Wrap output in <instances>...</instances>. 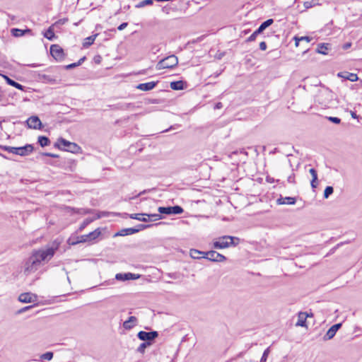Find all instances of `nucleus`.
<instances>
[{
	"label": "nucleus",
	"instance_id": "obj_2",
	"mask_svg": "<svg viewBox=\"0 0 362 362\" xmlns=\"http://www.w3.org/2000/svg\"><path fill=\"white\" fill-rule=\"evenodd\" d=\"M240 238L230 235H223L213 242L212 247L214 249H224L229 247H235L239 244Z\"/></svg>",
	"mask_w": 362,
	"mask_h": 362
},
{
	"label": "nucleus",
	"instance_id": "obj_33",
	"mask_svg": "<svg viewBox=\"0 0 362 362\" xmlns=\"http://www.w3.org/2000/svg\"><path fill=\"white\" fill-rule=\"evenodd\" d=\"M53 356H54V353L52 351H47L45 354H42V355H40L39 361H43V360L51 361L53 358Z\"/></svg>",
	"mask_w": 362,
	"mask_h": 362
},
{
	"label": "nucleus",
	"instance_id": "obj_50",
	"mask_svg": "<svg viewBox=\"0 0 362 362\" xmlns=\"http://www.w3.org/2000/svg\"><path fill=\"white\" fill-rule=\"evenodd\" d=\"M309 173H310L312 178H317V173L315 168H310L309 170Z\"/></svg>",
	"mask_w": 362,
	"mask_h": 362
},
{
	"label": "nucleus",
	"instance_id": "obj_32",
	"mask_svg": "<svg viewBox=\"0 0 362 362\" xmlns=\"http://www.w3.org/2000/svg\"><path fill=\"white\" fill-rule=\"evenodd\" d=\"M204 252H202V251H199L196 249H191L189 254H190L191 257L193 259H200L201 257H199V255H203V256H204ZM202 258H203V257H202Z\"/></svg>",
	"mask_w": 362,
	"mask_h": 362
},
{
	"label": "nucleus",
	"instance_id": "obj_64",
	"mask_svg": "<svg viewBox=\"0 0 362 362\" xmlns=\"http://www.w3.org/2000/svg\"><path fill=\"white\" fill-rule=\"evenodd\" d=\"M278 152H280L279 149L278 148H274L273 151H272L270 152V153L274 154V153H278Z\"/></svg>",
	"mask_w": 362,
	"mask_h": 362
},
{
	"label": "nucleus",
	"instance_id": "obj_43",
	"mask_svg": "<svg viewBox=\"0 0 362 362\" xmlns=\"http://www.w3.org/2000/svg\"><path fill=\"white\" fill-rule=\"evenodd\" d=\"M327 119L334 123V124H339L341 123V119L337 117H327Z\"/></svg>",
	"mask_w": 362,
	"mask_h": 362
},
{
	"label": "nucleus",
	"instance_id": "obj_17",
	"mask_svg": "<svg viewBox=\"0 0 362 362\" xmlns=\"http://www.w3.org/2000/svg\"><path fill=\"white\" fill-rule=\"evenodd\" d=\"M337 76L339 78H342L345 80L350 81L351 82L357 81L358 78L356 74L349 73L348 71L345 72H339L337 74Z\"/></svg>",
	"mask_w": 362,
	"mask_h": 362
},
{
	"label": "nucleus",
	"instance_id": "obj_35",
	"mask_svg": "<svg viewBox=\"0 0 362 362\" xmlns=\"http://www.w3.org/2000/svg\"><path fill=\"white\" fill-rule=\"evenodd\" d=\"M149 342H143L141 343L139 346L136 349V351L138 353L144 354L145 353V350L148 346H150Z\"/></svg>",
	"mask_w": 362,
	"mask_h": 362
},
{
	"label": "nucleus",
	"instance_id": "obj_28",
	"mask_svg": "<svg viewBox=\"0 0 362 362\" xmlns=\"http://www.w3.org/2000/svg\"><path fill=\"white\" fill-rule=\"evenodd\" d=\"M54 25H50L43 34L44 37L50 41H52L57 38V36L54 32Z\"/></svg>",
	"mask_w": 362,
	"mask_h": 362
},
{
	"label": "nucleus",
	"instance_id": "obj_49",
	"mask_svg": "<svg viewBox=\"0 0 362 362\" xmlns=\"http://www.w3.org/2000/svg\"><path fill=\"white\" fill-rule=\"evenodd\" d=\"M287 181L289 182V183H292V184H294L296 183V180H295V174L293 173L291 175H289L287 178Z\"/></svg>",
	"mask_w": 362,
	"mask_h": 362
},
{
	"label": "nucleus",
	"instance_id": "obj_15",
	"mask_svg": "<svg viewBox=\"0 0 362 362\" xmlns=\"http://www.w3.org/2000/svg\"><path fill=\"white\" fill-rule=\"evenodd\" d=\"M37 296L35 294L31 293H21L19 297V301L25 303H33L36 301Z\"/></svg>",
	"mask_w": 362,
	"mask_h": 362
},
{
	"label": "nucleus",
	"instance_id": "obj_30",
	"mask_svg": "<svg viewBox=\"0 0 362 362\" xmlns=\"http://www.w3.org/2000/svg\"><path fill=\"white\" fill-rule=\"evenodd\" d=\"M50 139L46 136H39L37 138V144L41 147H45L50 144Z\"/></svg>",
	"mask_w": 362,
	"mask_h": 362
},
{
	"label": "nucleus",
	"instance_id": "obj_39",
	"mask_svg": "<svg viewBox=\"0 0 362 362\" xmlns=\"http://www.w3.org/2000/svg\"><path fill=\"white\" fill-rule=\"evenodd\" d=\"M93 221V219L90 218H86L83 223L81 224L78 230L82 231L88 225H89Z\"/></svg>",
	"mask_w": 362,
	"mask_h": 362
},
{
	"label": "nucleus",
	"instance_id": "obj_25",
	"mask_svg": "<svg viewBox=\"0 0 362 362\" xmlns=\"http://www.w3.org/2000/svg\"><path fill=\"white\" fill-rule=\"evenodd\" d=\"M38 78L42 82L48 83L50 84H55L57 82V78L50 75L47 74H39Z\"/></svg>",
	"mask_w": 362,
	"mask_h": 362
},
{
	"label": "nucleus",
	"instance_id": "obj_31",
	"mask_svg": "<svg viewBox=\"0 0 362 362\" xmlns=\"http://www.w3.org/2000/svg\"><path fill=\"white\" fill-rule=\"evenodd\" d=\"M98 35V33H96V34H94L91 36L86 37L84 40V42L83 43V47L85 48H87V47H90L91 45H93Z\"/></svg>",
	"mask_w": 362,
	"mask_h": 362
},
{
	"label": "nucleus",
	"instance_id": "obj_1",
	"mask_svg": "<svg viewBox=\"0 0 362 362\" xmlns=\"http://www.w3.org/2000/svg\"><path fill=\"white\" fill-rule=\"evenodd\" d=\"M61 242L57 240H54L51 245L47 246L45 250H34L32 253L35 255L40 261L42 262L50 260L54 255L56 251L59 249Z\"/></svg>",
	"mask_w": 362,
	"mask_h": 362
},
{
	"label": "nucleus",
	"instance_id": "obj_55",
	"mask_svg": "<svg viewBox=\"0 0 362 362\" xmlns=\"http://www.w3.org/2000/svg\"><path fill=\"white\" fill-rule=\"evenodd\" d=\"M35 305L26 306V307H25V308H23L21 309V310L18 311V313H23V312H25V311H26V310H28L31 309L32 308H33Z\"/></svg>",
	"mask_w": 362,
	"mask_h": 362
},
{
	"label": "nucleus",
	"instance_id": "obj_63",
	"mask_svg": "<svg viewBox=\"0 0 362 362\" xmlns=\"http://www.w3.org/2000/svg\"><path fill=\"white\" fill-rule=\"evenodd\" d=\"M149 103H152V104L158 103V99H151L149 100Z\"/></svg>",
	"mask_w": 362,
	"mask_h": 362
},
{
	"label": "nucleus",
	"instance_id": "obj_42",
	"mask_svg": "<svg viewBox=\"0 0 362 362\" xmlns=\"http://www.w3.org/2000/svg\"><path fill=\"white\" fill-rule=\"evenodd\" d=\"M7 90L0 86V103L4 101Z\"/></svg>",
	"mask_w": 362,
	"mask_h": 362
},
{
	"label": "nucleus",
	"instance_id": "obj_57",
	"mask_svg": "<svg viewBox=\"0 0 362 362\" xmlns=\"http://www.w3.org/2000/svg\"><path fill=\"white\" fill-rule=\"evenodd\" d=\"M149 191H150V189H144V191L139 192L137 195H136L135 197H132V199H134V198L139 197L141 194H144L147 193Z\"/></svg>",
	"mask_w": 362,
	"mask_h": 362
},
{
	"label": "nucleus",
	"instance_id": "obj_16",
	"mask_svg": "<svg viewBox=\"0 0 362 362\" xmlns=\"http://www.w3.org/2000/svg\"><path fill=\"white\" fill-rule=\"evenodd\" d=\"M158 81H150L147 83H139L136 88L143 91H148L153 90L158 84Z\"/></svg>",
	"mask_w": 362,
	"mask_h": 362
},
{
	"label": "nucleus",
	"instance_id": "obj_12",
	"mask_svg": "<svg viewBox=\"0 0 362 362\" xmlns=\"http://www.w3.org/2000/svg\"><path fill=\"white\" fill-rule=\"evenodd\" d=\"M26 124L28 127L30 129H41L43 127L41 120L36 115L30 117L26 120Z\"/></svg>",
	"mask_w": 362,
	"mask_h": 362
},
{
	"label": "nucleus",
	"instance_id": "obj_40",
	"mask_svg": "<svg viewBox=\"0 0 362 362\" xmlns=\"http://www.w3.org/2000/svg\"><path fill=\"white\" fill-rule=\"evenodd\" d=\"M269 353H270V348L268 347L264 351L259 362H266Z\"/></svg>",
	"mask_w": 362,
	"mask_h": 362
},
{
	"label": "nucleus",
	"instance_id": "obj_24",
	"mask_svg": "<svg viewBox=\"0 0 362 362\" xmlns=\"http://www.w3.org/2000/svg\"><path fill=\"white\" fill-rule=\"evenodd\" d=\"M101 235V230L100 228H96L93 231L85 235L87 242H91L98 238Z\"/></svg>",
	"mask_w": 362,
	"mask_h": 362
},
{
	"label": "nucleus",
	"instance_id": "obj_14",
	"mask_svg": "<svg viewBox=\"0 0 362 362\" xmlns=\"http://www.w3.org/2000/svg\"><path fill=\"white\" fill-rule=\"evenodd\" d=\"M141 276L140 274H133L131 272L127 273H118L115 275V279L117 281H128V280H136L139 279Z\"/></svg>",
	"mask_w": 362,
	"mask_h": 362
},
{
	"label": "nucleus",
	"instance_id": "obj_37",
	"mask_svg": "<svg viewBox=\"0 0 362 362\" xmlns=\"http://www.w3.org/2000/svg\"><path fill=\"white\" fill-rule=\"evenodd\" d=\"M148 217V221H156L160 220L162 218L160 214H147L146 215Z\"/></svg>",
	"mask_w": 362,
	"mask_h": 362
},
{
	"label": "nucleus",
	"instance_id": "obj_47",
	"mask_svg": "<svg viewBox=\"0 0 362 362\" xmlns=\"http://www.w3.org/2000/svg\"><path fill=\"white\" fill-rule=\"evenodd\" d=\"M133 107H134V105L133 103H124L120 106V108L122 110H128Z\"/></svg>",
	"mask_w": 362,
	"mask_h": 362
},
{
	"label": "nucleus",
	"instance_id": "obj_10",
	"mask_svg": "<svg viewBox=\"0 0 362 362\" xmlns=\"http://www.w3.org/2000/svg\"><path fill=\"white\" fill-rule=\"evenodd\" d=\"M50 54L52 57L57 62H62L65 59L66 54L62 47L57 44L50 46Z\"/></svg>",
	"mask_w": 362,
	"mask_h": 362
},
{
	"label": "nucleus",
	"instance_id": "obj_36",
	"mask_svg": "<svg viewBox=\"0 0 362 362\" xmlns=\"http://www.w3.org/2000/svg\"><path fill=\"white\" fill-rule=\"evenodd\" d=\"M86 242H87V239H86V238H85V235H83L77 236L76 240H73L70 244L74 245L78 243H86Z\"/></svg>",
	"mask_w": 362,
	"mask_h": 362
},
{
	"label": "nucleus",
	"instance_id": "obj_9",
	"mask_svg": "<svg viewBox=\"0 0 362 362\" xmlns=\"http://www.w3.org/2000/svg\"><path fill=\"white\" fill-rule=\"evenodd\" d=\"M274 23V20L272 18H269L267 19V21H264L263 23H262L260 24V25L259 26V28L255 30L252 34L246 40V42H252L254 40H255L257 36L259 34H261L262 33H263V31L267 28L268 27H269L271 25H272Z\"/></svg>",
	"mask_w": 362,
	"mask_h": 362
},
{
	"label": "nucleus",
	"instance_id": "obj_3",
	"mask_svg": "<svg viewBox=\"0 0 362 362\" xmlns=\"http://www.w3.org/2000/svg\"><path fill=\"white\" fill-rule=\"evenodd\" d=\"M1 148L8 153L19 155L21 156H25L31 153L34 151L33 144H26L23 146L13 147L8 146H1Z\"/></svg>",
	"mask_w": 362,
	"mask_h": 362
},
{
	"label": "nucleus",
	"instance_id": "obj_8",
	"mask_svg": "<svg viewBox=\"0 0 362 362\" xmlns=\"http://www.w3.org/2000/svg\"><path fill=\"white\" fill-rule=\"evenodd\" d=\"M158 335L159 334L157 331H139L136 336L139 339L143 341L144 342H149L150 345H152L154 340L158 337Z\"/></svg>",
	"mask_w": 362,
	"mask_h": 362
},
{
	"label": "nucleus",
	"instance_id": "obj_59",
	"mask_svg": "<svg viewBox=\"0 0 362 362\" xmlns=\"http://www.w3.org/2000/svg\"><path fill=\"white\" fill-rule=\"evenodd\" d=\"M101 57L100 55H97L94 57V62L96 63V64H100V62H101Z\"/></svg>",
	"mask_w": 362,
	"mask_h": 362
},
{
	"label": "nucleus",
	"instance_id": "obj_19",
	"mask_svg": "<svg viewBox=\"0 0 362 362\" xmlns=\"http://www.w3.org/2000/svg\"><path fill=\"white\" fill-rule=\"evenodd\" d=\"M296 197H283L281 196L276 200V203L278 204L293 205V204H296Z\"/></svg>",
	"mask_w": 362,
	"mask_h": 362
},
{
	"label": "nucleus",
	"instance_id": "obj_51",
	"mask_svg": "<svg viewBox=\"0 0 362 362\" xmlns=\"http://www.w3.org/2000/svg\"><path fill=\"white\" fill-rule=\"evenodd\" d=\"M62 144L59 142V138L54 144V147L62 151Z\"/></svg>",
	"mask_w": 362,
	"mask_h": 362
},
{
	"label": "nucleus",
	"instance_id": "obj_20",
	"mask_svg": "<svg viewBox=\"0 0 362 362\" xmlns=\"http://www.w3.org/2000/svg\"><path fill=\"white\" fill-rule=\"evenodd\" d=\"M137 322V318L135 316H130L128 320L123 322V327L126 330L132 329Z\"/></svg>",
	"mask_w": 362,
	"mask_h": 362
},
{
	"label": "nucleus",
	"instance_id": "obj_52",
	"mask_svg": "<svg viewBox=\"0 0 362 362\" xmlns=\"http://www.w3.org/2000/svg\"><path fill=\"white\" fill-rule=\"evenodd\" d=\"M128 25V23L127 22H124L122 23H121L118 27H117V30H124V28H126Z\"/></svg>",
	"mask_w": 362,
	"mask_h": 362
},
{
	"label": "nucleus",
	"instance_id": "obj_4",
	"mask_svg": "<svg viewBox=\"0 0 362 362\" xmlns=\"http://www.w3.org/2000/svg\"><path fill=\"white\" fill-rule=\"evenodd\" d=\"M40 265V261L37 259L36 256L32 253L31 255L25 261L23 271L24 274L28 276L36 272Z\"/></svg>",
	"mask_w": 362,
	"mask_h": 362
},
{
	"label": "nucleus",
	"instance_id": "obj_5",
	"mask_svg": "<svg viewBox=\"0 0 362 362\" xmlns=\"http://www.w3.org/2000/svg\"><path fill=\"white\" fill-rule=\"evenodd\" d=\"M178 64V59L175 55L168 56L161 60H160L157 64L158 69H173Z\"/></svg>",
	"mask_w": 362,
	"mask_h": 362
},
{
	"label": "nucleus",
	"instance_id": "obj_45",
	"mask_svg": "<svg viewBox=\"0 0 362 362\" xmlns=\"http://www.w3.org/2000/svg\"><path fill=\"white\" fill-rule=\"evenodd\" d=\"M67 21H68V18H64L59 19L53 25H54V27L59 26V25L65 24Z\"/></svg>",
	"mask_w": 362,
	"mask_h": 362
},
{
	"label": "nucleus",
	"instance_id": "obj_13",
	"mask_svg": "<svg viewBox=\"0 0 362 362\" xmlns=\"http://www.w3.org/2000/svg\"><path fill=\"white\" fill-rule=\"evenodd\" d=\"M342 323L339 322L333 325L327 331L326 334L323 336V340L327 341L332 339L336 334L337 332L341 327Z\"/></svg>",
	"mask_w": 362,
	"mask_h": 362
},
{
	"label": "nucleus",
	"instance_id": "obj_21",
	"mask_svg": "<svg viewBox=\"0 0 362 362\" xmlns=\"http://www.w3.org/2000/svg\"><path fill=\"white\" fill-rule=\"evenodd\" d=\"M4 78L7 84H8L11 86H13L18 90H21L23 91L25 90V87L24 86L21 85V83L15 81L14 80H13L11 78H10L8 76L4 75Z\"/></svg>",
	"mask_w": 362,
	"mask_h": 362
},
{
	"label": "nucleus",
	"instance_id": "obj_60",
	"mask_svg": "<svg viewBox=\"0 0 362 362\" xmlns=\"http://www.w3.org/2000/svg\"><path fill=\"white\" fill-rule=\"evenodd\" d=\"M86 59V57H81L76 63L78 64V66H80L82 64V63H83V62Z\"/></svg>",
	"mask_w": 362,
	"mask_h": 362
},
{
	"label": "nucleus",
	"instance_id": "obj_23",
	"mask_svg": "<svg viewBox=\"0 0 362 362\" xmlns=\"http://www.w3.org/2000/svg\"><path fill=\"white\" fill-rule=\"evenodd\" d=\"M170 87L175 90H184L186 87V82L183 81H172L170 84Z\"/></svg>",
	"mask_w": 362,
	"mask_h": 362
},
{
	"label": "nucleus",
	"instance_id": "obj_41",
	"mask_svg": "<svg viewBox=\"0 0 362 362\" xmlns=\"http://www.w3.org/2000/svg\"><path fill=\"white\" fill-rule=\"evenodd\" d=\"M78 66L76 62L69 64L68 65L64 66H57L55 69H64L66 70L72 69Z\"/></svg>",
	"mask_w": 362,
	"mask_h": 362
},
{
	"label": "nucleus",
	"instance_id": "obj_58",
	"mask_svg": "<svg viewBox=\"0 0 362 362\" xmlns=\"http://www.w3.org/2000/svg\"><path fill=\"white\" fill-rule=\"evenodd\" d=\"M293 40H295V45L296 47H298L299 45L300 42V40L299 37L294 36L293 37Z\"/></svg>",
	"mask_w": 362,
	"mask_h": 362
},
{
	"label": "nucleus",
	"instance_id": "obj_29",
	"mask_svg": "<svg viewBox=\"0 0 362 362\" xmlns=\"http://www.w3.org/2000/svg\"><path fill=\"white\" fill-rule=\"evenodd\" d=\"M135 230H136L134 229L133 228H123V229H121L120 230H119L118 232H117L114 235V237L126 236V235H132V234L135 233Z\"/></svg>",
	"mask_w": 362,
	"mask_h": 362
},
{
	"label": "nucleus",
	"instance_id": "obj_26",
	"mask_svg": "<svg viewBox=\"0 0 362 362\" xmlns=\"http://www.w3.org/2000/svg\"><path fill=\"white\" fill-rule=\"evenodd\" d=\"M308 317V314L307 313L300 312L298 314V320L296 322V325L299 327H306V319Z\"/></svg>",
	"mask_w": 362,
	"mask_h": 362
},
{
	"label": "nucleus",
	"instance_id": "obj_46",
	"mask_svg": "<svg viewBox=\"0 0 362 362\" xmlns=\"http://www.w3.org/2000/svg\"><path fill=\"white\" fill-rule=\"evenodd\" d=\"M40 155L42 156L51 157V158H57L59 157V156L57 154L52 153H48V152L40 153Z\"/></svg>",
	"mask_w": 362,
	"mask_h": 362
},
{
	"label": "nucleus",
	"instance_id": "obj_11",
	"mask_svg": "<svg viewBox=\"0 0 362 362\" xmlns=\"http://www.w3.org/2000/svg\"><path fill=\"white\" fill-rule=\"evenodd\" d=\"M204 253V256H202L203 258H205L211 262H223L226 260V257L218 253L215 250L207 251Z\"/></svg>",
	"mask_w": 362,
	"mask_h": 362
},
{
	"label": "nucleus",
	"instance_id": "obj_44",
	"mask_svg": "<svg viewBox=\"0 0 362 362\" xmlns=\"http://www.w3.org/2000/svg\"><path fill=\"white\" fill-rule=\"evenodd\" d=\"M166 275L173 279H179L181 277V274L179 272L167 273Z\"/></svg>",
	"mask_w": 362,
	"mask_h": 362
},
{
	"label": "nucleus",
	"instance_id": "obj_62",
	"mask_svg": "<svg viewBox=\"0 0 362 362\" xmlns=\"http://www.w3.org/2000/svg\"><path fill=\"white\" fill-rule=\"evenodd\" d=\"M222 107H223V105L221 102L217 103L214 107L215 109H221Z\"/></svg>",
	"mask_w": 362,
	"mask_h": 362
},
{
	"label": "nucleus",
	"instance_id": "obj_38",
	"mask_svg": "<svg viewBox=\"0 0 362 362\" xmlns=\"http://www.w3.org/2000/svg\"><path fill=\"white\" fill-rule=\"evenodd\" d=\"M153 225H144V224H138L135 227H133L134 229H135V233L141 231V230H143L144 229H146L151 226H152Z\"/></svg>",
	"mask_w": 362,
	"mask_h": 362
},
{
	"label": "nucleus",
	"instance_id": "obj_6",
	"mask_svg": "<svg viewBox=\"0 0 362 362\" xmlns=\"http://www.w3.org/2000/svg\"><path fill=\"white\" fill-rule=\"evenodd\" d=\"M59 142L62 144V151H68L72 153H78L81 152V148L76 143L71 142L59 137Z\"/></svg>",
	"mask_w": 362,
	"mask_h": 362
},
{
	"label": "nucleus",
	"instance_id": "obj_48",
	"mask_svg": "<svg viewBox=\"0 0 362 362\" xmlns=\"http://www.w3.org/2000/svg\"><path fill=\"white\" fill-rule=\"evenodd\" d=\"M310 185L313 189H315L318 185V177L317 178H312Z\"/></svg>",
	"mask_w": 362,
	"mask_h": 362
},
{
	"label": "nucleus",
	"instance_id": "obj_34",
	"mask_svg": "<svg viewBox=\"0 0 362 362\" xmlns=\"http://www.w3.org/2000/svg\"><path fill=\"white\" fill-rule=\"evenodd\" d=\"M334 192V188L332 186H327L324 190L323 197L324 199H328L329 197Z\"/></svg>",
	"mask_w": 362,
	"mask_h": 362
},
{
	"label": "nucleus",
	"instance_id": "obj_54",
	"mask_svg": "<svg viewBox=\"0 0 362 362\" xmlns=\"http://www.w3.org/2000/svg\"><path fill=\"white\" fill-rule=\"evenodd\" d=\"M267 43L263 41L259 43V49L261 50L264 51L267 49Z\"/></svg>",
	"mask_w": 362,
	"mask_h": 362
},
{
	"label": "nucleus",
	"instance_id": "obj_18",
	"mask_svg": "<svg viewBox=\"0 0 362 362\" xmlns=\"http://www.w3.org/2000/svg\"><path fill=\"white\" fill-rule=\"evenodd\" d=\"M32 33V30L30 29V28H26V29H20V28H13L11 30V33L12 35V36L13 37H22L23 35H25L26 33Z\"/></svg>",
	"mask_w": 362,
	"mask_h": 362
},
{
	"label": "nucleus",
	"instance_id": "obj_56",
	"mask_svg": "<svg viewBox=\"0 0 362 362\" xmlns=\"http://www.w3.org/2000/svg\"><path fill=\"white\" fill-rule=\"evenodd\" d=\"M304 5L306 8H311L315 6V4H313V1H306Z\"/></svg>",
	"mask_w": 362,
	"mask_h": 362
},
{
	"label": "nucleus",
	"instance_id": "obj_61",
	"mask_svg": "<svg viewBox=\"0 0 362 362\" xmlns=\"http://www.w3.org/2000/svg\"><path fill=\"white\" fill-rule=\"evenodd\" d=\"M351 42H346L345 43L344 45H343V48L344 49H349V47H351Z\"/></svg>",
	"mask_w": 362,
	"mask_h": 362
},
{
	"label": "nucleus",
	"instance_id": "obj_22",
	"mask_svg": "<svg viewBox=\"0 0 362 362\" xmlns=\"http://www.w3.org/2000/svg\"><path fill=\"white\" fill-rule=\"evenodd\" d=\"M331 49V45L329 43H320L317 45L316 52L326 55L328 54L327 51Z\"/></svg>",
	"mask_w": 362,
	"mask_h": 362
},
{
	"label": "nucleus",
	"instance_id": "obj_53",
	"mask_svg": "<svg viewBox=\"0 0 362 362\" xmlns=\"http://www.w3.org/2000/svg\"><path fill=\"white\" fill-rule=\"evenodd\" d=\"M300 41H306L307 42H310L312 40V37L309 36H302L299 37Z\"/></svg>",
	"mask_w": 362,
	"mask_h": 362
},
{
	"label": "nucleus",
	"instance_id": "obj_27",
	"mask_svg": "<svg viewBox=\"0 0 362 362\" xmlns=\"http://www.w3.org/2000/svg\"><path fill=\"white\" fill-rule=\"evenodd\" d=\"M147 214H128L127 213L124 214V217H127V216H129L130 218L136 219L142 222H148V219L147 218L144 217V216H146Z\"/></svg>",
	"mask_w": 362,
	"mask_h": 362
},
{
	"label": "nucleus",
	"instance_id": "obj_7",
	"mask_svg": "<svg viewBox=\"0 0 362 362\" xmlns=\"http://www.w3.org/2000/svg\"><path fill=\"white\" fill-rule=\"evenodd\" d=\"M158 211L160 214L165 215H179L183 213L184 209L179 205L168 206H159Z\"/></svg>",
	"mask_w": 362,
	"mask_h": 362
}]
</instances>
